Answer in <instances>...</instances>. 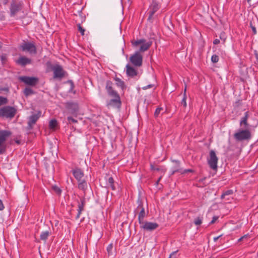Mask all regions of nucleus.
<instances>
[{
  "instance_id": "obj_43",
  "label": "nucleus",
  "mask_w": 258,
  "mask_h": 258,
  "mask_svg": "<svg viewBox=\"0 0 258 258\" xmlns=\"http://www.w3.org/2000/svg\"><path fill=\"white\" fill-rule=\"evenodd\" d=\"M67 120H68L69 123H77L78 122L77 120L75 119L71 116H68L67 117Z\"/></svg>"
},
{
  "instance_id": "obj_31",
  "label": "nucleus",
  "mask_w": 258,
  "mask_h": 258,
  "mask_svg": "<svg viewBox=\"0 0 258 258\" xmlns=\"http://www.w3.org/2000/svg\"><path fill=\"white\" fill-rule=\"evenodd\" d=\"M24 94L26 97H28L34 94V92L31 88L29 87H26L24 90Z\"/></svg>"
},
{
  "instance_id": "obj_30",
  "label": "nucleus",
  "mask_w": 258,
  "mask_h": 258,
  "mask_svg": "<svg viewBox=\"0 0 258 258\" xmlns=\"http://www.w3.org/2000/svg\"><path fill=\"white\" fill-rule=\"evenodd\" d=\"M50 234V232H49L48 231L42 232L40 236V239L45 241L48 238V237Z\"/></svg>"
},
{
  "instance_id": "obj_14",
  "label": "nucleus",
  "mask_w": 258,
  "mask_h": 258,
  "mask_svg": "<svg viewBox=\"0 0 258 258\" xmlns=\"http://www.w3.org/2000/svg\"><path fill=\"white\" fill-rule=\"evenodd\" d=\"M130 61L135 66L140 67L142 64L143 56L139 51H137L130 57Z\"/></svg>"
},
{
  "instance_id": "obj_2",
  "label": "nucleus",
  "mask_w": 258,
  "mask_h": 258,
  "mask_svg": "<svg viewBox=\"0 0 258 258\" xmlns=\"http://www.w3.org/2000/svg\"><path fill=\"white\" fill-rule=\"evenodd\" d=\"M46 71L49 72L53 71V79L61 80L66 75V71L58 63L52 64L50 61H47L46 63Z\"/></svg>"
},
{
  "instance_id": "obj_10",
  "label": "nucleus",
  "mask_w": 258,
  "mask_h": 258,
  "mask_svg": "<svg viewBox=\"0 0 258 258\" xmlns=\"http://www.w3.org/2000/svg\"><path fill=\"white\" fill-rule=\"evenodd\" d=\"M41 111H38L37 114H34L30 116L28 118V125L26 127V131L28 133L33 128V125L36 123L41 116Z\"/></svg>"
},
{
  "instance_id": "obj_34",
  "label": "nucleus",
  "mask_w": 258,
  "mask_h": 258,
  "mask_svg": "<svg viewBox=\"0 0 258 258\" xmlns=\"http://www.w3.org/2000/svg\"><path fill=\"white\" fill-rule=\"evenodd\" d=\"M233 191L232 190H231V189L227 190L224 191L222 194V195L221 196V199H223L226 197V196H229V195H231L233 194Z\"/></svg>"
},
{
  "instance_id": "obj_20",
  "label": "nucleus",
  "mask_w": 258,
  "mask_h": 258,
  "mask_svg": "<svg viewBox=\"0 0 258 258\" xmlns=\"http://www.w3.org/2000/svg\"><path fill=\"white\" fill-rule=\"evenodd\" d=\"M172 162L175 163L176 165L172 168L171 169V175H174L176 172H182L181 169L180 168V162L179 160H172L171 161Z\"/></svg>"
},
{
  "instance_id": "obj_21",
  "label": "nucleus",
  "mask_w": 258,
  "mask_h": 258,
  "mask_svg": "<svg viewBox=\"0 0 258 258\" xmlns=\"http://www.w3.org/2000/svg\"><path fill=\"white\" fill-rule=\"evenodd\" d=\"M85 203H86L85 199L84 198H82L80 200V203H79V205H78V209L77 210L78 213L76 217V219H78L80 218V216L82 213V212L84 211Z\"/></svg>"
},
{
  "instance_id": "obj_33",
  "label": "nucleus",
  "mask_w": 258,
  "mask_h": 258,
  "mask_svg": "<svg viewBox=\"0 0 258 258\" xmlns=\"http://www.w3.org/2000/svg\"><path fill=\"white\" fill-rule=\"evenodd\" d=\"M52 189L55 192L56 194L59 196L61 195L62 190L57 185H53L52 186Z\"/></svg>"
},
{
  "instance_id": "obj_35",
  "label": "nucleus",
  "mask_w": 258,
  "mask_h": 258,
  "mask_svg": "<svg viewBox=\"0 0 258 258\" xmlns=\"http://www.w3.org/2000/svg\"><path fill=\"white\" fill-rule=\"evenodd\" d=\"M8 103L7 98L0 96V106L2 105H6Z\"/></svg>"
},
{
  "instance_id": "obj_40",
  "label": "nucleus",
  "mask_w": 258,
  "mask_h": 258,
  "mask_svg": "<svg viewBox=\"0 0 258 258\" xmlns=\"http://www.w3.org/2000/svg\"><path fill=\"white\" fill-rule=\"evenodd\" d=\"M162 110H163V108L160 107L157 108L154 112V116L157 117Z\"/></svg>"
},
{
  "instance_id": "obj_28",
  "label": "nucleus",
  "mask_w": 258,
  "mask_h": 258,
  "mask_svg": "<svg viewBox=\"0 0 258 258\" xmlns=\"http://www.w3.org/2000/svg\"><path fill=\"white\" fill-rule=\"evenodd\" d=\"M150 168L151 170H154L157 171H161L162 172H165V170L163 168V167L159 166H154L152 164H150Z\"/></svg>"
},
{
  "instance_id": "obj_9",
  "label": "nucleus",
  "mask_w": 258,
  "mask_h": 258,
  "mask_svg": "<svg viewBox=\"0 0 258 258\" xmlns=\"http://www.w3.org/2000/svg\"><path fill=\"white\" fill-rule=\"evenodd\" d=\"M20 48L23 51L28 52L31 54H35L37 53L35 45L31 42L24 41L21 44Z\"/></svg>"
},
{
  "instance_id": "obj_59",
  "label": "nucleus",
  "mask_w": 258,
  "mask_h": 258,
  "mask_svg": "<svg viewBox=\"0 0 258 258\" xmlns=\"http://www.w3.org/2000/svg\"><path fill=\"white\" fill-rule=\"evenodd\" d=\"M248 3H249L251 0H246Z\"/></svg>"
},
{
  "instance_id": "obj_41",
  "label": "nucleus",
  "mask_w": 258,
  "mask_h": 258,
  "mask_svg": "<svg viewBox=\"0 0 258 258\" xmlns=\"http://www.w3.org/2000/svg\"><path fill=\"white\" fill-rule=\"evenodd\" d=\"M211 61L213 63H216L219 61V56L216 54H213L211 57Z\"/></svg>"
},
{
  "instance_id": "obj_44",
  "label": "nucleus",
  "mask_w": 258,
  "mask_h": 258,
  "mask_svg": "<svg viewBox=\"0 0 258 258\" xmlns=\"http://www.w3.org/2000/svg\"><path fill=\"white\" fill-rule=\"evenodd\" d=\"M249 25H250V27L251 28V30L252 31L253 34V35L256 34V33H257V31H256V29L255 27L253 25V24H252L251 22H250Z\"/></svg>"
},
{
  "instance_id": "obj_38",
  "label": "nucleus",
  "mask_w": 258,
  "mask_h": 258,
  "mask_svg": "<svg viewBox=\"0 0 258 258\" xmlns=\"http://www.w3.org/2000/svg\"><path fill=\"white\" fill-rule=\"evenodd\" d=\"M112 249H113V245L112 243L109 244L107 247V251L108 252V254L111 255L112 253Z\"/></svg>"
},
{
  "instance_id": "obj_32",
  "label": "nucleus",
  "mask_w": 258,
  "mask_h": 258,
  "mask_svg": "<svg viewBox=\"0 0 258 258\" xmlns=\"http://www.w3.org/2000/svg\"><path fill=\"white\" fill-rule=\"evenodd\" d=\"M206 177H204L203 178L200 179L198 180V183L197 184L196 186L197 187H204L207 185L206 183H205V180H206Z\"/></svg>"
},
{
  "instance_id": "obj_39",
  "label": "nucleus",
  "mask_w": 258,
  "mask_h": 258,
  "mask_svg": "<svg viewBox=\"0 0 258 258\" xmlns=\"http://www.w3.org/2000/svg\"><path fill=\"white\" fill-rule=\"evenodd\" d=\"M78 31L81 33V35L83 36L84 35V33L85 31V30L84 28H83L81 26L80 24H78L77 25Z\"/></svg>"
},
{
  "instance_id": "obj_25",
  "label": "nucleus",
  "mask_w": 258,
  "mask_h": 258,
  "mask_svg": "<svg viewBox=\"0 0 258 258\" xmlns=\"http://www.w3.org/2000/svg\"><path fill=\"white\" fill-rule=\"evenodd\" d=\"M146 42V41L145 39H141L138 40H132L131 43L133 46L137 47L140 44H142Z\"/></svg>"
},
{
  "instance_id": "obj_3",
  "label": "nucleus",
  "mask_w": 258,
  "mask_h": 258,
  "mask_svg": "<svg viewBox=\"0 0 258 258\" xmlns=\"http://www.w3.org/2000/svg\"><path fill=\"white\" fill-rule=\"evenodd\" d=\"M11 134L12 133L8 130L0 131V155L6 153L7 148L6 142Z\"/></svg>"
},
{
  "instance_id": "obj_47",
  "label": "nucleus",
  "mask_w": 258,
  "mask_h": 258,
  "mask_svg": "<svg viewBox=\"0 0 258 258\" xmlns=\"http://www.w3.org/2000/svg\"><path fill=\"white\" fill-rule=\"evenodd\" d=\"M219 218V216H214L213 217L212 221L210 222V224H214Z\"/></svg>"
},
{
  "instance_id": "obj_46",
  "label": "nucleus",
  "mask_w": 258,
  "mask_h": 258,
  "mask_svg": "<svg viewBox=\"0 0 258 258\" xmlns=\"http://www.w3.org/2000/svg\"><path fill=\"white\" fill-rule=\"evenodd\" d=\"M178 250L172 252L169 255V258H177V252Z\"/></svg>"
},
{
  "instance_id": "obj_5",
  "label": "nucleus",
  "mask_w": 258,
  "mask_h": 258,
  "mask_svg": "<svg viewBox=\"0 0 258 258\" xmlns=\"http://www.w3.org/2000/svg\"><path fill=\"white\" fill-rule=\"evenodd\" d=\"M161 8V4L157 0H152L148 9V14L149 15L148 21L153 22L154 15Z\"/></svg>"
},
{
  "instance_id": "obj_52",
  "label": "nucleus",
  "mask_w": 258,
  "mask_h": 258,
  "mask_svg": "<svg viewBox=\"0 0 258 258\" xmlns=\"http://www.w3.org/2000/svg\"><path fill=\"white\" fill-rule=\"evenodd\" d=\"M153 85H151V84H150V85H148V86H145V87H143V89H144V90H146V89H148V88H151L153 87Z\"/></svg>"
},
{
  "instance_id": "obj_22",
  "label": "nucleus",
  "mask_w": 258,
  "mask_h": 258,
  "mask_svg": "<svg viewBox=\"0 0 258 258\" xmlns=\"http://www.w3.org/2000/svg\"><path fill=\"white\" fill-rule=\"evenodd\" d=\"M114 80L116 81V85L117 87H120L122 90L123 91L126 89V85H125L124 81H123L117 77H115L114 78Z\"/></svg>"
},
{
  "instance_id": "obj_36",
  "label": "nucleus",
  "mask_w": 258,
  "mask_h": 258,
  "mask_svg": "<svg viewBox=\"0 0 258 258\" xmlns=\"http://www.w3.org/2000/svg\"><path fill=\"white\" fill-rule=\"evenodd\" d=\"M219 37L220 39L222 41L223 43H225L226 40L227 39L226 33L223 31L221 32V33L220 34Z\"/></svg>"
},
{
  "instance_id": "obj_50",
  "label": "nucleus",
  "mask_w": 258,
  "mask_h": 258,
  "mask_svg": "<svg viewBox=\"0 0 258 258\" xmlns=\"http://www.w3.org/2000/svg\"><path fill=\"white\" fill-rule=\"evenodd\" d=\"M5 209L3 202L2 200H0V211H2Z\"/></svg>"
},
{
  "instance_id": "obj_12",
  "label": "nucleus",
  "mask_w": 258,
  "mask_h": 258,
  "mask_svg": "<svg viewBox=\"0 0 258 258\" xmlns=\"http://www.w3.org/2000/svg\"><path fill=\"white\" fill-rule=\"evenodd\" d=\"M218 158L217 157L214 151L211 150L210 152V157L208 159V163L210 167L213 170H217V163Z\"/></svg>"
},
{
  "instance_id": "obj_8",
  "label": "nucleus",
  "mask_w": 258,
  "mask_h": 258,
  "mask_svg": "<svg viewBox=\"0 0 258 258\" xmlns=\"http://www.w3.org/2000/svg\"><path fill=\"white\" fill-rule=\"evenodd\" d=\"M233 137L237 141L239 142L250 139L251 134L248 129H240L233 135Z\"/></svg>"
},
{
  "instance_id": "obj_24",
  "label": "nucleus",
  "mask_w": 258,
  "mask_h": 258,
  "mask_svg": "<svg viewBox=\"0 0 258 258\" xmlns=\"http://www.w3.org/2000/svg\"><path fill=\"white\" fill-rule=\"evenodd\" d=\"M78 182V188L82 190H86L87 188V183L85 180L82 179Z\"/></svg>"
},
{
  "instance_id": "obj_53",
  "label": "nucleus",
  "mask_w": 258,
  "mask_h": 258,
  "mask_svg": "<svg viewBox=\"0 0 258 258\" xmlns=\"http://www.w3.org/2000/svg\"><path fill=\"white\" fill-rule=\"evenodd\" d=\"M247 237V235H244V236L241 237L239 239H238V241L240 242L242 241L244 238H246Z\"/></svg>"
},
{
  "instance_id": "obj_58",
  "label": "nucleus",
  "mask_w": 258,
  "mask_h": 258,
  "mask_svg": "<svg viewBox=\"0 0 258 258\" xmlns=\"http://www.w3.org/2000/svg\"><path fill=\"white\" fill-rule=\"evenodd\" d=\"M2 47V43L0 41V48Z\"/></svg>"
},
{
  "instance_id": "obj_57",
  "label": "nucleus",
  "mask_w": 258,
  "mask_h": 258,
  "mask_svg": "<svg viewBox=\"0 0 258 258\" xmlns=\"http://www.w3.org/2000/svg\"><path fill=\"white\" fill-rule=\"evenodd\" d=\"M15 142L17 144H20V143H21V141L20 140H16L15 141Z\"/></svg>"
},
{
  "instance_id": "obj_27",
  "label": "nucleus",
  "mask_w": 258,
  "mask_h": 258,
  "mask_svg": "<svg viewBox=\"0 0 258 258\" xmlns=\"http://www.w3.org/2000/svg\"><path fill=\"white\" fill-rule=\"evenodd\" d=\"M186 85H185L184 89V93L183 95V98L181 101V105H182L184 108L186 107Z\"/></svg>"
},
{
  "instance_id": "obj_16",
  "label": "nucleus",
  "mask_w": 258,
  "mask_h": 258,
  "mask_svg": "<svg viewBox=\"0 0 258 258\" xmlns=\"http://www.w3.org/2000/svg\"><path fill=\"white\" fill-rule=\"evenodd\" d=\"M249 117V111H246L244 113V115L243 116L239 122V125L240 126H243L244 128L248 129L249 126V124L248 122V119Z\"/></svg>"
},
{
  "instance_id": "obj_1",
  "label": "nucleus",
  "mask_w": 258,
  "mask_h": 258,
  "mask_svg": "<svg viewBox=\"0 0 258 258\" xmlns=\"http://www.w3.org/2000/svg\"><path fill=\"white\" fill-rule=\"evenodd\" d=\"M112 86L113 83L111 81L107 80L106 82L105 89L107 94L112 98L107 101L106 106L108 108H120L121 106V98L118 92L113 89Z\"/></svg>"
},
{
  "instance_id": "obj_51",
  "label": "nucleus",
  "mask_w": 258,
  "mask_h": 258,
  "mask_svg": "<svg viewBox=\"0 0 258 258\" xmlns=\"http://www.w3.org/2000/svg\"><path fill=\"white\" fill-rule=\"evenodd\" d=\"M220 40L219 39H215L214 41H213V44H215V45H217L219 43H220Z\"/></svg>"
},
{
  "instance_id": "obj_6",
  "label": "nucleus",
  "mask_w": 258,
  "mask_h": 258,
  "mask_svg": "<svg viewBox=\"0 0 258 258\" xmlns=\"http://www.w3.org/2000/svg\"><path fill=\"white\" fill-rule=\"evenodd\" d=\"M138 206L135 210V213H138L139 223H142L144 218L148 215V211H145L143 203L141 199H138L137 201Z\"/></svg>"
},
{
  "instance_id": "obj_54",
  "label": "nucleus",
  "mask_w": 258,
  "mask_h": 258,
  "mask_svg": "<svg viewBox=\"0 0 258 258\" xmlns=\"http://www.w3.org/2000/svg\"><path fill=\"white\" fill-rule=\"evenodd\" d=\"M235 106L238 107L241 104L240 100H238L235 103Z\"/></svg>"
},
{
  "instance_id": "obj_48",
  "label": "nucleus",
  "mask_w": 258,
  "mask_h": 258,
  "mask_svg": "<svg viewBox=\"0 0 258 258\" xmlns=\"http://www.w3.org/2000/svg\"><path fill=\"white\" fill-rule=\"evenodd\" d=\"M9 0H0V5L3 4L7 5L9 3Z\"/></svg>"
},
{
  "instance_id": "obj_18",
  "label": "nucleus",
  "mask_w": 258,
  "mask_h": 258,
  "mask_svg": "<svg viewBox=\"0 0 258 258\" xmlns=\"http://www.w3.org/2000/svg\"><path fill=\"white\" fill-rule=\"evenodd\" d=\"M72 173L78 181L82 180V178L84 177V174L83 171L79 168H76L72 170Z\"/></svg>"
},
{
  "instance_id": "obj_45",
  "label": "nucleus",
  "mask_w": 258,
  "mask_h": 258,
  "mask_svg": "<svg viewBox=\"0 0 258 258\" xmlns=\"http://www.w3.org/2000/svg\"><path fill=\"white\" fill-rule=\"evenodd\" d=\"M195 171L192 169H184L181 172V174H184L187 172H190V173H194Z\"/></svg>"
},
{
  "instance_id": "obj_23",
  "label": "nucleus",
  "mask_w": 258,
  "mask_h": 258,
  "mask_svg": "<svg viewBox=\"0 0 258 258\" xmlns=\"http://www.w3.org/2000/svg\"><path fill=\"white\" fill-rule=\"evenodd\" d=\"M153 43L152 41H149L144 44H142L140 48L139 51L144 52L149 49Z\"/></svg>"
},
{
  "instance_id": "obj_55",
  "label": "nucleus",
  "mask_w": 258,
  "mask_h": 258,
  "mask_svg": "<svg viewBox=\"0 0 258 258\" xmlns=\"http://www.w3.org/2000/svg\"><path fill=\"white\" fill-rule=\"evenodd\" d=\"M222 235H219L218 236H217V237H214L213 239H214V241L215 242L217 240H218V239Z\"/></svg>"
},
{
  "instance_id": "obj_49",
  "label": "nucleus",
  "mask_w": 258,
  "mask_h": 258,
  "mask_svg": "<svg viewBox=\"0 0 258 258\" xmlns=\"http://www.w3.org/2000/svg\"><path fill=\"white\" fill-rule=\"evenodd\" d=\"M69 82L71 84V88L69 91L70 92H71L74 88L75 85L73 82L72 80L69 81Z\"/></svg>"
},
{
  "instance_id": "obj_13",
  "label": "nucleus",
  "mask_w": 258,
  "mask_h": 258,
  "mask_svg": "<svg viewBox=\"0 0 258 258\" xmlns=\"http://www.w3.org/2000/svg\"><path fill=\"white\" fill-rule=\"evenodd\" d=\"M140 225V228L147 231H152L156 229L158 227L159 225L157 223L148 222V221H143L142 223H139Z\"/></svg>"
},
{
  "instance_id": "obj_60",
  "label": "nucleus",
  "mask_w": 258,
  "mask_h": 258,
  "mask_svg": "<svg viewBox=\"0 0 258 258\" xmlns=\"http://www.w3.org/2000/svg\"><path fill=\"white\" fill-rule=\"evenodd\" d=\"M209 258H214V257H213L212 256H210Z\"/></svg>"
},
{
  "instance_id": "obj_29",
  "label": "nucleus",
  "mask_w": 258,
  "mask_h": 258,
  "mask_svg": "<svg viewBox=\"0 0 258 258\" xmlns=\"http://www.w3.org/2000/svg\"><path fill=\"white\" fill-rule=\"evenodd\" d=\"M57 121L55 119H51L49 121V127L50 129L55 130L57 126Z\"/></svg>"
},
{
  "instance_id": "obj_37",
  "label": "nucleus",
  "mask_w": 258,
  "mask_h": 258,
  "mask_svg": "<svg viewBox=\"0 0 258 258\" xmlns=\"http://www.w3.org/2000/svg\"><path fill=\"white\" fill-rule=\"evenodd\" d=\"M203 219L198 217L195 219L194 223L196 225H200L202 223Z\"/></svg>"
},
{
  "instance_id": "obj_56",
  "label": "nucleus",
  "mask_w": 258,
  "mask_h": 258,
  "mask_svg": "<svg viewBox=\"0 0 258 258\" xmlns=\"http://www.w3.org/2000/svg\"><path fill=\"white\" fill-rule=\"evenodd\" d=\"M161 178H162V176H160V177L158 178V179L156 181V183H155L156 185H158V183H159V181H160V180L161 179Z\"/></svg>"
},
{
  "instance_id": "obj_4",
  "label": "nucleus",
  "mask_w": 258,
  "mask_h": 258,
  "mask_svg": "<svg viewBox=\"0 0 258 258\" xmlns=\"http://www.w3.org/2000/svg\"><path fill=\"white\" fill-rule=\"evenodd\" d=\"M17 109L14 107L5 106L0 108V117L12 119L15 116Z\"/></svg>"
},
{
  "instance_id": "obj_19",
  "label": "nucleus",
  "mask_w": 258,
  "mask_h": 258,
  "mask_svg": "<svg viewBox=\"0 0 258 258\" xmlns=\"http://www.w3.org/2000/svg\"><path fill=\"white\" fill-rule=\"evenodd\" d=\"M126 73L127 76L131 78H134L136 76L138 72L134 67L131 66L130 64L126 66Z\"/></svg>"
},
{
  "instance_id": "obj_42",
  "label": "nucleus",
  "mask_w": 258,
  "mask_h": 258,
  "mask_svg": "<svg viewBox=\"0 0 258 258\" xmlns=\"http://www.w3.org/2000/svg\"><path fill=\"white\" fill-rule=\"evenodd\" d=\"M1 60L2 63H5L7 60V55L6 54H3L1 56Z\"/></svg>"
},
{
  "instance_id": "obj_11",
  "label": "nucleus",
  "mask_w": 258,
  "mask_h": 258,
  "mask_svg": "<svg viewBox=\"0 0 258 258\" xmlns=\"http://www.w3.org/2000/svg\"><path fill=\"white\" fill-rule=\"evenodd\" d=\"M64 106L68 113L77 115L79 110V105L77 102L68 101L64 103Z\"/></svg>"
},
{
  "instance_id": "obj_26",
  "label": "nucleus",
  "mask_w": 258,
  "mask_h": 258,
  "mask_svg": "<svg viewBox=\"0 0 258 258\" xmlns=\"http://www.w3.org/2000/svg\"><path fill=\"white\" fill-rule=\"evenodd\" d=\"M107 184L108 185H109L111 187V188L112 190H115L116 189V187L114 185V180L113 177H109V178L108 179V180H107Z\"/></svg>"
},
{
  "instance_id": "obj_15",
  "label": "nucleus",
  "mask_w": 258,
  "mask_h": 258,
  "mask_svg": "<svg viewBox=\"0 0 258 258\" xmlns=\"http://www.w3.org/2000/svg\"><path fill=\"white\" fill-rule=\"evenodd\" d=\"M20 80L27 85L35 86L38 82V79L36 77L23 76L20 78Z\"/></svg>"
},
{
  "instance_id": "obj_7",
  "label": "nucleus",
  "mask_w": 258,
  "mask_h": 258,
  "mask_svg": "<svg viewBox=\"0 0 258 258\" xmlns=\"http://www.w3.org/2000/svg\"><path fill=\"white\" fill-rule=\"evenodd\" d=\"M23 2L19 0H12L10 6V15L15 16L23 8Z\"/></svg>"
},
{
  "instance_id": "obj_17",
  "label": "nucleus",
  "mask_w": 258,
  "mask_h": 258,
  "mask_svg": "<svg viewBox=\"0 0 258 258\" xmlns=\"http://www.w3.org/2000/svg\"><path fill=\"white\" fill-rule=\"evenodd\" d=\"M16 63L22 67H25L32 63V60L26 56H20L16 61Z\"/></svg>"
}]
</instances>
